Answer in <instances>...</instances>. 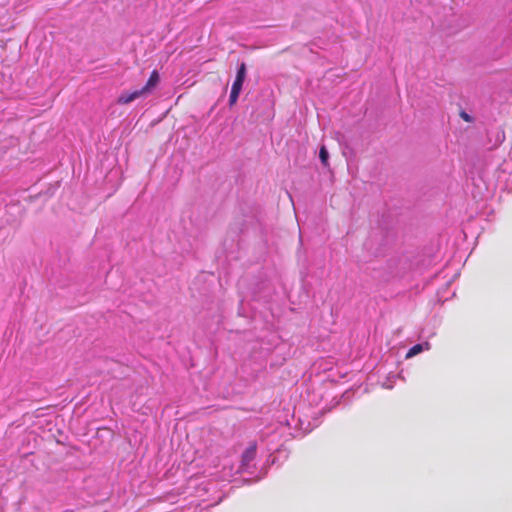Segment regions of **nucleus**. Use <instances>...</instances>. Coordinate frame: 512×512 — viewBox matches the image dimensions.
I'll return each instance as SVG.
<instances>
[{
  "label": "nucleus",
  "instance_id": "f257e3e1",
  "mask_svg": "<svg viewBox=\"0 0 512 512\" xmlns=\"http://www.w3.org/2000/svg\"><path fill=\"white\" fill-rule=\"evenodd\" d=\"M146 96L141 89L134 90L132 92H123L117 99V103L120 105H126L134 100Z\"/></svg>",
  "mask_w": 512,
  "mask_h": 512
},
{
  "label": "nucleus",
  "instance_id": "f03ea898",
  "mask_svg": "<svg viewBox=\"0 0 512 512\" xmlns=\"http://www.w3.org/2000/svg\"><path fill=\"white\" fill-rule=\"evenodd\" d=\"M245 77H246V64L245 63H241L238 70H237V74H236V78L232 84V88L231 89H234V90H238V91H241L242 90V85L244 83V80H245Z\"/></svg>",
  "mask_w": 512,
  "mask_h": 512
},
{
  "label": "nucleus",
  "instance_id": "7ed1b4c3",
  "mask_svg": "<svg viewBox=\"0 0 512 512\" xmlns=\"http://www.w3.org/2000/svg\"><path fill=\"white\" fill-rule=\"evenodd\" d=\"M159 83V74L154 70L146 82L145 86L141 88L145 95L150 94Z\"/></svg>",
  "mask_w": 512,
  "mask_h": 512
},
{
  "label": "nucleus",
  "instance_id": "20e7f679",
  "mask_svg": "<svg viewBox=\"0 0 512 512\" xmlns=\"http://www.w3.org/2000/svg\"><path fill=\"white\" fill-rule=\"evenodd\" d=\"M429 349H430V343L429 342H425V343H421V344H416V345H414L413 347H411L408 350V352L406 353L405 358L406 359H410V358L420 354L424 350H429Z\"/></svg>",
  "mask_w": 512,
  "mask_h": 512
},
{
  "label": "nucleus",
  "instance_id": "39448f33",
  "mask_svg": "<svg viewBox=\"0 0 512 512\" xmlns=\"http://www.w3.org/2000/svg\"><path fill=\"white\" fill-rule=\"evenodd\" d=\"M255 454H256V447L255 446L249 447L243 454V461H245V462L251 461L255 457Z\"/></svg>",
  "mask_w": 512,
  "mask_h": 512
},
{
  "label": "nucleus",
  "instance_id": "423d86ee",
  "mask_svg": "<svg viewBox=\"0 0 512 512\" xmlns=\"http://www.w3.org/2000/svg\"><path fill=\"white\" fill-rule=\"evenodd\" d=\"M319 157H320V160H321V162H322V164L324 166H328L329 165V162H328L329 154H328V151H327L325 146H322L320 148Z\"/></svg>",
  "mask_w": 512,
  "mask_h": 512
},
{
  "label": "nucleus",
  "instance_id": "0eeeda50",
  "mask_svg": "<svg viewBox=\"0 0 512 512\" xmlns=\"http://www.w3.org/2000/svg\"><path fill=\"white\" fill-rule=\"evenodd\" d=\"M240 93H241V91L231 89L230 96H229L230 107H232L236 104Z\"/></svg>",
  "mask_w": 512,
  "mask_h": 512
},
{
  "label": "nucleus",
  "instance_id": "6e6552de",
  "mask_svg": "<svg viewBox=\"0 0 512 512\" xmlns=\"http://www.w3.org/2000/svg\"><path fill=\"white\" fill-rule=\"evenodd\" d=\"M460 116L466 122H471L472 121V117L469 114H467L466 112H464V111H462L460 113Z\"/></svg>",
  "mask_w": 512,
  "mask_h": 512
}]
</instances>
